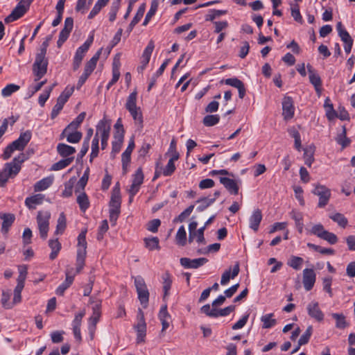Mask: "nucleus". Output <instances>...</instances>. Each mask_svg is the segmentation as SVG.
<instances>
[{"label":"nucleus","mask_w":355,"mask_h":355,"mask_svg":"<svg viewBox=\"0 0 355 355\" xmlns=\"http://www.w3.org/2000/svg\"><path fill=\"white\" fill-rule=\"evenodd\" d=\"M86 231L82 232L78 236V250L76 257V272L78 273L83 268L86 257Z\"/></svg>","instance_id":"nucleus-1"},{"label":"nucleus","mask_w":355,"mask_h":355,"mask_svg":"<svg viewBox=\"0 0 355 355\" xmlns=\"http://www.w3.org/2000/svg\"><path fill=\"white\" fill-rule=\"evenodd\" d=\"M33 0H21L11 13L5 18V22L8 24L21 17L28 10Z\"/></svg>","instance_id":"nucleus-2"},{"label":"nucleus","mask_w":355,"mask_h":355,"mask_svg":"<svg viewBox=\"0 0 355 355\" xmlns=\"http://www.w3.org/2000/svg\"><path fill=\"white\" fill-rule=\"evenodd\" d=\"M51 213L49 211H40L37 216V223L40 231V237L46 239L49 230V220Z\"/></svg>","instance_id":"nucleus-3"},{"label":"nucleus","mask_w":355,"mask_h":355,"mask_svg":"<svg viewBox=\"0 0 355 355\" xmlns=\"http://www.w3.org/2000/svg\"><path fill=\"white\" fill-rule=\"evenodd\" d=\"M135 286L138 294V298L144 308L147 306L149 300V292L144 279L141 276L135 278Z\"/></svg>","instance_id":"nucleus-4"},{"label":"nucleus","mask_w":355,"mask_h":355,"mask_svg":"<svg viewBox=\"0 0 355 355\" xmlns=\"http://www.w3.org/2000/svg\"><path fill=\"white\" fill-rule=\"evenodd\" d=\"M47 66L48 60L46 57L36 55L35 60L33 65L35 81L40 80L46 73Z\"/></svg>","instance_id":"nucleus-5"},{"label":"nucleus","mask_w":355,"mask_h":355,"mask_svg":"<svg viewBox=\"0 0 355 355\" xmlns=\"http://www.w3.org/2000/svg\"><path fill=\"white\" fill-rule=\"evenodd\" d=\"M94 35H92L87 38L84 44L76 50L73 62V69L74 71L77 70L80 67L82 60L92 45Z\"/></svg>","instance_id":"nucleus-6"},{"label":"nucleus","mask_w":355,"mask_h":355,"mask_svg":"<svg viewBox=\"0 0 355 355\" xmlns=\"http://www.w3.org/2000/svg\"><path fill=\"white\" fill-rule=\"evenodd\" d=\"M137 322L134 326L137 331V342L143 343L146 335V323L144 319V314L141 309H139L137 315Z\"/></svg>","instance_id":"nucleus-7"},{"label":"nucleus","mask_w":355,"mask_h":355,"mask_svg":"<svg viewBox=\"0 0 355 355\" xmlns=\"http://www.w3.org/2000/svg\"><path fill=\"white\" fill-rule=\"evenodd\" d=\"M313 193L319 197L318 206L320 208L325 207L330 199L331 191L326 186L317 184L315 187Z\"/></svg>","instance_id":"nucleus-8"},{"label":"nucleus","mask_w":355,"mask_h":355,"mask_svg":"<svg viewBox=\"0 0 355 355\" xmlns=\"http://www.w3.org/2000/svg\"><path fill=\"white\" fill-rule=\"evenodd\" d=\"M180 262L184 268L197 269L207 263L208 259L205 257L193 259L183 257L180 259Z\"/></svg>","instance_id":"nucleus-9"},{"label":"nucleus","mask_w":355,"mask_h":355,"mask_svg":"<svg viewBox=\"0 0 355 355\" xmlns=\"http://www.w3.org/2000/svg\"><path fill=\"white\" fill-rule=\"evenodd\" d=\"M101 302H96L92 307L93 313L89 320V329L92 336L95 331L96 325L98 322L101 315Z\"/></svg>","instance_id":"nucleus-10"},{"label":"nucleus","mask_w":355,"mask_h":355,"mask_svg":"<svg viewBox=\"0 0 355 355\" xmlns=\"http://www.w3.org/2000/svg\"><path fill=\"white\" fill-rule=\"evenodd\" d=\"M32 137V133L30 130H26L21 132L19 138L11 143L12 147L16 150H22L30 141Z\"/></svg>","instance_id":"nucleus-11"},{"label":"nucleus","mask_w":355,"mask_h":355,"mask_svg":"<svg viewBox=\"0 0 355 355\" xmlns=\"http://www.w3.org/2000/svg\"><path fill=\"white\" fill-rule=\"evenodd\" d=\"M121 203V198L120 194V189L118 187H115L112 190L111 200L109 204V212H120Z\"/></svg>","instance_id":"nucleus-12"},{"label":"nucleus","mask_w":355,"mask_h":355,"mask_svg":"<svg viewBox=\"0 0 355 355\" xmlns=\"http://www.w3.org/2000/svg\"><path fill=\"white\" fill-rule=\"evenodd\" d=\"M316 275L313 269L306 268L303 270V284L306 291L312 289L315 282Z\"/></svg>","instance_id":"nucleus-13"},{"label":"nucleus","mask_w":355,"mask_h":355,"mask_svg":"<svg viewBox=\"0 0 355 355\" xmlns=\"http://www.w3.org/2000/svg\"><path fill=\"white\" fill-rule=\"evenodd\" d=\"M283 116L284 119H291L294 116L295 107L293 106V101L291 97L286 96L282 102Z\"/></svg>","instance_id":"nucleus-14"},{"label":"nucleus","mask_w":355,"mask_h":355,"mask_svg":"<svg viewBox=\"0 0 355 355\" xmlns=\"http://www.w3.org/2000/svg\"><path fill=\"white\" fill-rule=\"evenodd\" d=\"M144 174L141 168H139L133 175L132 183L128 190L132 195H136L144 182Z\"/></svg>","instance_id":"nucleus-15"},{"label":"nucleus","mask_w":355,"mask_h":355,"mask_svg":"<svg viewBox=\"0 0 355 355\" xmlns=\"http://www.w3.org/2000/svg\"><path fill=\"white\" fill-rule=\"evenodd\" d=\"M307 312L309 315L318 322H321L324 319V313L319 307L317 302H311L307 305Z\"/></svg>","instance_id":"nucleus-16"},{"label":"nucleus","mask_w":355,"mask_h":355,"mask_svg":"<svg viewBox=\"0 0 355 355\" xmlns=\"http://www.w3.org/2000/svg\"><path fill=\"white\" fill-rule=\"evenodd\" d=\"M110 121L105 118L101 119L96 125L95 135L98 137H110Z\"/></svg>","instance_id":"nucleus-17"},{"label":"nucleus","mask_w":355,"mask_h":355,"mask_svg":"<svg viewBox=\"0 0 355 355\" xmlns=\"http://www.w3.org/2000/svg\"><path fill=\"white\" fill-rule=\"evenodd\" d=\"M239 272V264L236 263L234 266L232 271L231 272V269L225 270L221 277L220 284L222 285H226L230 279H234L236 277Z\"/></svg>","instance_id":"nucleus-18"},{"label":"nucleus","mask_w":355,"mask_h":355,"mask_svg":"<svg viewBox=\"0 0 355 355\" xmlns=\"http://www.w3.org/2000/svg\"><path fill=\"white\" fill-rule=\"evenodd\" d=\"M220 182L230 191V193L237 195L239 193V187L234 180L220 177Z\"/></svg>","instance_id":"nucleus-19"},{"label":"nucleus","mask_w":355,"mask_h":355,"mask_svg":"<svg viewBox=\"0 0 355 355\" xmlns=\"http://www.w3.org/2000/svg\"><path fill=\"white\" fill-rule=\"evenodd\" d=\"M155 48L154 42L151 40L148 42L147 46L145 48L141 58V68L144 69L148 64L151 54Z\"/></svg>","instance_id":"nucleus-20"},{"label":"nucleus","mask_w":355,"mask_h":355,"mask_svg":"<svg viewBox=\"0 0 355 355\" xmlns=\"http://www.w3.org/2000/svg\"><path fill=\"white\" fill-rule=\"evenodd\" d=\"M86 116V113L83 112L80 113L77 117L71 121L62 131V135L67 133L69 131L76 130L80 125L83 123Z\"/></svg>","instance_id":"nucleus-21"},{"label":"nucleus","mask_w":355,"mask_h":355,"mask_svg":"<svg viewBox=\"0 0 355 355\" xmlns=\"http://www.w3.org/2000/svg\"><path fill=\"white\" fill-rule=\"evenodd\" d=\"M262 220V214L259 209H256L250 217V227L254 232H257L259 226Z\"/></svg>","instance_id":"nucleus-22"},{"label":"nucleus","mask_w":355,"mask_h":355,"mask_svg":"<svg viewBox=\"0 0 355 355\" xmlns=\"http://www.w3.org/2000/svg\"><path fill=\"white\" fill-rule=\"evenodd\" d=\"M7 173L8 175L12 178L15 177L21 170V166L18 163H15V161L6 163L3 168Z\"/></svg>","instance_id":"nucleus-23"},{"label":"nucleus","mask_w":355,"mask_h":355,"mask_svg":"<svg viewBox=\"0 0 355 355\" xmlns=\"http://www.w3.org/2000/svg\"><path fill=\"white\" fill-rule=\"evenodd\" d=\"M290 216L295 220V227L298 232L301 234L303 232L304 223H303V214L300 211L292 210L289 213Z\"/></svg>","instance_id":"nucleus-24"},{"label":"nucleus","mask_w":355,"mask_h":355,"mask_svg":"<svg viewBox=\"0 0 355 355\" xmlns=\"http://www.w3.org/2000/svg\"><path fill=\"white\" fill-rule=\"evenodd\" d=\"M82 132L76 130L69 131L67 133L62 135V132L60 135V138L62 139L66 137L67 141L69 143L76 144L78 143L82 138Z\"/></svg>","instance_id":"nucleus-25"},{"label":"nucleus","mask_w":355,"mask_h":355,"mask_svg":"<svg viewBox=\"0 0 355 355\" xmlns=\"http://www.w3.org/2000/svg\"><path fill=\"white\" fill-rule=\"evenodd\" d=\"M76 202L79 205L80 210L85 212L89 207V200L87 195L84 191L78 192Z\"/></svg>","instance_id":"nucleus-26"},{"label":"nucleus","mask_w":355,"mask_h":355,"mask_svg":"<svg viewBox=\"0 0 355 355\" xmlns=\"http://www.w3.org/2000/svg\"><path fill=\"white\" fill-rule=\"evenodd\" d=\"M49 246L51 250L49 258L51 260H53L57 257L59 252L61 250V243L59 242L58 239H50L49 241Z\"/></svg>","instance_id":"nucleus-27"},{"label":"nucleus","mask_w":355,"mask_h":355,"mask_svg":"<svg viewBox=\"0 0 355 355\" xmlns=\"http://www.w3.org/2000/svg\"><path fill=\"white\" fill-rule=\"evenodd\" d=\"M57 150L58 153L64 157L73 155L76 152L75 148L65 144H58Z\"/></svg>","instance_id":"nucleus-28"},{"label":"nucleus","mask_w":355,"mask_h":355,"mask_svg":"<svg viewBox=\"0 0 355 355\" xmlns=\"http://www.w3.org/2000/svg\"><path fill=\"white\" fill-rule=\"evenodd\" d=\"M0 218L3 220L1 232L6 234L14 222L15 217L12 214H3L0 216Z\"/></svg>","instance_id":"nucleus-29"},{"label":"nucleus","mask_w":355,"mask_h":355,"mask_svg":"<svg viewBox=\"0 0 355 355\" xmlns=\"http://www.w3.org/2000/svg\"><path fill=\"white\" fill-rule=\"evenodd\" d=\"M67 227V218L64 212L60 214L57 221L55 234H62Z\"/></svg>","instance_id":"nucleus-30"},{"label":"nucleus","mask_w":355,"mask_h":355,"mask_svg":"<svg viewBox=\"0 0 355 355\" xmlns=\"http://www.w3.org/2000/svg\"><path fill=\"white\" fill-rule=\"evenodd\" d=\"M135 148V142L133 139H131L128 147L121 155V161L125 164H128L130 162V157L132 152Z\"/></svg>","instance_id":"nucleus-31"},{"label":"nucleus","mask_w":355,"mask_h":355,"mask_svg":"<svg viewBox=\"0 0 355 355\" xmlns=\"http://www.w3.org/2000/svg\"><path fill=\"white\" fill-rule=\"evenodd\" d=\"M53 183V178L47 177L38 181L34 187L35 191H42L49 188Z\"/></svg>","instance_id":"nucleus-32"},{"label":"nucleus","mask_w":355,"mask_h":355,"mask_svg":"<svg viewBox=\"0 0 355 355\" xmlns=\"http://www.w3.org/2000/svg\"><path fill=\"white\" fill-rule=\"evenodd\" d=\"M273 313H268L261 316V321L263 323L262 327L263 329H269L276 324L277 321L273 318Z\"/></svg>","instance_id":"nucleus-33"},{"label":"nucleus","mask_w":355,"mask_h":355,"mask_svg":"<svg viewBox=\"0 0 355 355\" xmlns=\"http://www.w3.org/2000/svg\"><path fill=\"white\" fill-rule=\"evenodd\" d=\"M324 107L326 111V116L329 120H332L337 117V114L334 109L333 104L331 103L329 98H327L324 101Z\"/></svg>","instance_id":"nucleus-34"},{"label":"nucleus","mask_w":355,"mask_h":355,"mask_svg":"<svg viewBox=\"0 0 355 355\" xmlns=\"http://www.w3.org/2000/svg\"><path fill=\"white\" fill-rule=\"evenodd\" d=\"M137 93L136 91L132 92L128 97L126 103H125V108L128 111H133L134 109L139 108V107L137 106Z\"/></svg>","instance_id":"nucleus-35"},{"label":"nucleus","mask_w":355,"mask_h":355,"mask_svg":"<svg viewBox=\"0 0 355 355\" xmlns=\"http://www.w3.org/2000/svg\"><path fill=\"white\" fill-rule=\"evenodd\" d=\"M43 196L41 194H37L27 198L25 200V204L29 209H35V205L41 204Z\"/></svg>","instance_id":"nucleus-36"},{"label":"nucleus","mask_w":355,"mask_h":355,"mask_svg":"<svg viewBox=\"0 0 355 355\" xmlns=\"http://www.w3.org/2000/svg\"><path fill=\"white\" fill-rule=\"evenodd\" d=\"M215 200L216 198H202L198 200L196 202L199 203V205L197 207L196 210L199 212L204 211L211 204H213L215 202Z\"/></svg>","instance_id":"nucleus-37"},{"label":"nucleus","mask_w":355,"mask_h":355,"mask_svg":"<svg viewBox=\"0 0 355 355\" xmlns=\"http://www.w3.org/2000/svg\"><path fill=\"white\" fill-rule=\"evenodd\" d=\"M145 246L149 250H159V241L157 237L153 236L144 239Z\"/></svg>","instance_id":"nucleus-38"},{"label":"nucleus","mask_w":355,"mask_h":355,"mask_svg":"<svg viewBox=\"0 0 355 355\" xmlns=\"http://www.w3.org/2000/svg\"><path fill=\"white\" fill-rule=\"evenodd\" d=\"M162 279H163V290L164 293V297H166L168 295V292L171 288L172 285V278L171 275L166 272L162 275Z\"/></svg>","instance_id":"nucleus-39"},{"label":"nucleus","mask_w":355,"mask_h":355,"mask_svg":"<svg viewBox=\"0 0 355 355\" xmlns=\"http://www.w3.org/2000/svg\"><path fill=\"white\" fill-rule=\"evenodd\" d=\"M176 243L178 245L184 246L187 242V233L183 225L178 229L175 236Z\"/></svg>","instance_id":"nucleus-40"},{"label":"nucleus","mask_w":355,"mask_h":355,"mask_svg":"<svg viewBox=\"0 0 355 355\" xmlns=\"http://www.w3.org/2000/svg\"><path fill=\"white\" fill-rule=\"evenodd\" d=\"M76 182V178L73 177L64 184V189L62 193V196L68 198L72 196L73 184Z\"/></svg>","instance_id":"nucleus-41"},{"label":"nucleus","mask_w":355,"mask_h":355,"mask_svg":"<svg viewBox=\"0 0 355 355\" xmlns=\"http://www.w3.org/2000/svg\"><path fill=\"white\" fill-rule=\"evenodd\" d=\"M176 160H178L176 155L169 159L166 167L163 170V175L164 176H170L173 173V172L175 170V166L174 162Z\"/></svg>","instance_id":"nucleus-42"},{"label":"nucleus","mask_w":355,"mask_h":355,"mask_svg":"<svg viewBox=\"0 0 355 355\" xmlns=\"http://www.w3.org/2000/svg\"><path fill=\"white\" fill-rule=\"evenodd\" d=\"M304 263V259L302 257L297 256H291L288 261L287 264L293 269L298 270L302 268Z\"/></svg>","instance_id":"nucleus-43"},{"label":"nucleus","mask_w":355,"mask_h":355,"mask_svg":"<svg viewBox=\"0 0 355 355\" xmlns=\"http://www.w3.org/2000/svg\"><path fill=\"white\" fill-rule=\"evenodd\" d=\"M331 316L336 320V327L338 329H345L347 326L345 317L342 313H332Z\"/></svg>","instance_id":"nucleus-44"},{"label":"nucleus","mask_w":355,"mask_h":355,"mask_svg":"<svg viewBox=\"0 0 355 355\" xmlns=\"http://www.w3.org/2000/svg\"><path fill=\"white\" fill-rule=\"evenodd\" d=\"M66 103L65 101L58 96L56 104L53 106L51 113V119H55L59 114Z\"/></svg>","instance_id":"nucleus-45"},{"label":"nucleus","mask_w":355,"mask_h":355,"mask_svg":"<svg viewBox=\"0 0 355 355\" xmlns=\"http://www.w3.org/2000/svg\"><path fill=\"white\" fill-rule=\"evenodd\" d=\"M310 83L314 86L318 94L321 92L322 80L318 74H311L309 76Z\"/></svg>","instance_id":"nucleus-46"},{"label":"nucleus","mask_w":355,"mask_h":355,"mask_svg":"<svg viewBox=\"0 0 355 355\" xmlns=\"http://www.w3.org/2000/svg\"><path fill=\"white\" fill-rule=\"evenodd\" d=\"M304 157L305 164L310 167L314 161V158H313L314 150L311 146H310L309 148H304Z\"/></svg>","instance_id":"nucleus-47"},{"label":"nucleus","mask_w":355,"mask_h":355,"mask_svg":"<svg viewBox=\"0 0 355 355\" xmlns=\"http://www.w3.org/2000/svg\"><path fill=\"white\" fill-rule=\"evenodd\" d=\"M220 121V116L218 114L207 115L203 119V124L205 126L210 127L216 125Z\"/></svg>","instance_id":"nucleus-48"},{"label":"nucleus","mask_w":355,"mask_h":355,"mask_svg":"<svg viewBox=\"0 0 355 355\" xmlns=\"http://www.w3.org/2000/svg\"><path fill=\"white\" fill-rule=\"evenodd\" d=\"M73 157H67L66 159H61L53 165L52 169L54 171L63 169L69 166L73 162Z\"/></svg>","instance_id":"nucleus-49"},{"label":"nucleus","mask_w":355,"mask_h":355,"mask_svg":"<svg viewBox=\"0 0 355 355\" xmlns=\"http://www.w3.org/2000/svg\"><path fill=\"white\" fill-rule=\"evenodd\" d=\"M227 13V10H210L209 13L205 16L206 21H214V20L220 17L221 15H225Z\"/></svg>","instance_id":"nucleus-50"},{"label":"nucleus","mask_w":355,"mask_h":355,"mask_svg":"<svg viewBox=\"0 0 355 355\" xmlns=\"http://www.w3.org/2000/svg\"><path fill=\"white\" fill-rule=\"evenodd\" d=\"M330 218L332 219L336 223H338L339 226L343 228L345 227L346 225H347V219L342 214L336 213L334 215L330 216Z\"/></svg>","instance_id":"nucleus-51"},{"label":"nucleus","mask_w":355,"mask_h":355,"mask_svg":"<svg viewBox=\"0 0 355 355\" xmlns=\"http://www.w3.org/2000/svg\"><path fill=\"white\" fill-rule=\"evenodd\" d=\"M19 86L15 84H9L6 85L1 91V95L3 97H8L12 95L14 92L19 89Z\"/></svg>","instance_id":"nucleus-52"},{"label":"nucleus","mask_w":355,"mask_h":355,"mask_svg":"<svg viewBox=\"0 0 355 355\" xmlns=\"http://www.w3.org/2000/svg\"><path fill=\"white\" fill-rule=\"evenodd\" d=\"M325 232L326 230L321 224H316L309 230V234L315 235L320 239H322Z\"/></svg>","instance_id":"nucleus-53"},{"label":"nucleus","mask_w":355,"mask_h":355,"mask_svg":"<svg viewBox=\"0 0 355 355\" xmlns=\"http://www.w3.org/2000/svg\"><path fill=\"white\" fill-rule=\"evenodd\" d=\"M336 139L337 143L341 145L343 148H345L349 144L350 140L346 137L345 127H343L342 132L338 135Z\"/></svg>","instance_id":"nucleus-54"},{"label":"nucleus","mask_w":355,"mask_h":355,"mask_svg":"<svg viewBox=\"0 0 355 355\" xmlns=\"http://www.w3.org/2000/svg\"><path fill=\"white\" fill-rule=\"evenodd\" d=\"M157 10V3L156 1H153L151 3V6L148 12H147L144 21L143 22L144 26H146L152 17L155 14L156 11Z\"/></svg>","instance_id":"nucleus-55"},{"label":"nucleus","mask_w":355,"mask_h":355,"mask_svg":"<svg viewBox=\"0 0 355 355\" xmlns=\"http://www.w3.org/2000/svg\"><path fill=\"white\" fill-rule=\"evenodd\" d=\"M98 142L99 137L97 135H94V137L92 142V152L90 154V162H92V159L98 156Z\"/></svg>","instance_id":"nucleus-56"},{"label":"nucleus","mask_w":355,"mask_h":355,"mask_svg":"<svg viewBox=\"0 0 355 355\" xmlns=\"http://www.w3.org/2000/svg\"><path fill=\"white\" fill-rule=\"evenodd\" d=\"M291 15L293 19L303 24V19L300 12L298 4H291Z\"/></svg>","instance_id":"nucleus-57"},{"label":"nucleus","mask_w":355,"mask_h":355,"mask_svg":"<svg viewBox=\"0 0 355 355\" xmlns=\"http://www.w3.org/2000/svg\"><path fill=\"white\" fill-rule=\"evenodd\" d=\"M128 112L130 113L132 117L135 120V123L137 124L138 125L142 127L143 117H142V114H141L140 107L134 109L133 111H128Z\"/></svg>","instance_id":"nucleus-58"},{"label":"nucleus","mask_w":355,"mask_h":355,"mask_svg":"<svg viewBox=\"0 0 355 355\" xmlns=\"http://www.w3.org/2000/svg\"><path fill=\"white\" fill-rule=\"evenodd\" d=\"M313 333V327L312 326H309L305 331V332L301 336L300 338L299 339L298 342L300 345H303L306 344Z\"/></svg>","instance_id":"nucleus-59"},{"label":"nucleus","mask_w":355,"mask_h":355,"mask_svg":"<svg viewBox=\"0 0 355 355\" xmlns=\"http://www.w3.org/2000/svg\"><path fill=\"white\" fill-rule=\"evenodd\" d=\"M53 86L50 87L49 89H45L39 96L38 103L40 106L43 107L46 101L49 99L50 94L53 88Z\"/></svg>","instance_id":"nucleus-60"},{"label":"nucleus","mask_w":355,"mask_h":355,"mask_svg":"<svg viewBox=\"0 0 355 355\" xmlns=\"http://www.w3.org/2000/svg\"><path fill=\"white\" fill-rule=\"evenodd\" d=\"M120 77V71L118 67L114 64V67H112V78L108 83L107 85V89H109L113 85H114L119 80Z\"/></svg>","instance_id":"nucleus-61"},{"label":"nucleus","mask_w":355,"mask_h":355,"mask_svg":"<svg viewBox=\"0 0 355 355\" xmlns=\"http://www.w3.org/2000/svg\"><path fill=\"white\" fill-rule=\"evenodd\" d=\"M331 283H332V277H325L322 279L323 289H324V291H325L327 293H329L330 297H332V295H333L332 290L331 288Z\"/></svg>","instance_id":"nucleus-62"},{"label":"nucleus","mask_w":355,"mask_h":355,"mask_svg":"<svg viewBox=\"0 0 355 355\" xmlns=\"http://www.w3.org/2000/svg\"><path fill=\"white\" fill-rule=\"evenodd\" d=\"M214 25L215 33H223L222 31L228 27V23L227 21H214Z\"/></svg>","instance_id":"nucleus-63"},{"label":"nucleus","mask_w":355,"mask_h":355,"mask_svg":"<svg viewBox=\"0 0 355 355\" xmlns=\"http://www.w3.org/2000/svg\"><path fill=\"white\" fill-rule=\"evenodd\" d=\"M160 225L161 221L159 219H153L148 222L147 225V230L151 232L155 233L157 232Z\"/></svg>","instance_id":"nucleus-64"}]
</instances>
